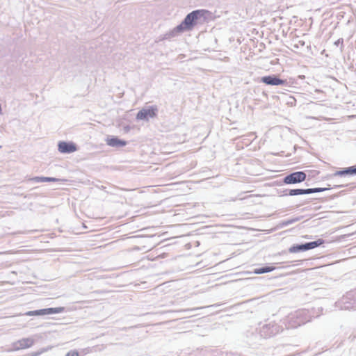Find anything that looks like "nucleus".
Segmentation results:
<instances>
[{"label": "nucleus", "mask_w": 356, "mask_h": 356, "mask_svg": "<svg viewBox=\"0 0 356 356\" xmlns=\"http://www.w3.org/2000/svg\"><path fill=\"white\" fill-rule=\"evenodd\" d=\"M209 12L207 10H196L188 14L181 23L185 30L191 31L198 23H202L206 20Z\"/></svg>", "instance_id": "obj_1"}, {"label": "nucleus", "mask_w": 356, "mask_h": 356, "mask_svg": "<svg viewBox=\"0 0 356 356\" xmlns=\"http://www.w3.org/2000/svg\"><path fill=\"white\" fill-rule=\"evenodd\" d=\"M158 108L156 106H149L142 108L136 115V119L140 120H148L149 118H155L157 115Z\"/></svg>", "instance_id": "obj_2"}, {"label": "nucleus", "mask_w": 356, "mask_h": 356, "mask_svg": "<svg viewBox=\"0 0 356 356\" xmlns=\"http://www.w3.org/2000/svg\"><path fill=\"white\" fill-rule=\"evenodd\" d=\"M323 240L318 239L315 241L306 243L305 244L293 245L289 248V252L296 253L302 251L314 249L323 243Z\"/></svg>", "instance_id": "obj_3"}, {"label": "nucleus", "mask_w": 356, "mask_h": 356, "mask_svg": "<svg viewBox=\"0 0 356 356\" xmlns=\"http://www.w3.org/2000/svg\"><path fill=\"white\" fill-rule=\"evenodd\" d=\"M306 174L304 172H295L286 176L284 179V182L286 184H297L304 181L306 179Z\"/></svg>", "instance_id": "obj_4"}, {"label": "nucleus", "mask_w": 356, "mask_h": 356, "mask_svg": "<svg viewBox=\"0 0 356 356\" xmlns=\"http://www.w3.org/2000/svg\"><path fill=\"white\" fill-rule=\"evenodd\" d=\"M64 311V307H55L38 309L35 311H29L26 313V316H42L52 314H58Z\"/></svg>", "instance_id": "obj_5"}, {"label": "nucleus", "mask_w": 356, "mask_h": 356, "mask_svg": "<svg viewBox=\"0 0 356 356\" xmlns=\"http://www.w3.org/2000/svg\"><path fill=\"white\" fill-rule=\"evenodd\" d=\"M328 188H314L308 189H291L289 191V195L293 196L298 195L311 194L314 193L323 192Z\"/></svg>", "instance_id": "obj_6"}, {"label": "nucleus", "mask_w": 356, "mask_h": 356, "mask_svg": "<svg viewBox=\"0 0 356 356\" xmlns=\"http://www.w3.org/2000/svg\"><path fill=\"white\" fill-rule=\"evenodd\" d=\"M34 343L32 338H23L13 343V350H18L31 347Z\"/></svg>", "instance_id": "obj_7"}, {"label": "nucleus", "mask_w": 356, "mask_h": 356, "mask_svg": "<svg viewBox=\"0 0 356 356\" xmlns=\"http://www.w3.org/2000/svg\"><path fill=\"white\" fill-rule=\"evenodd\" d=\"M58 151L64 154H70L76 151V147L73 143H67L64 141L59 142Z\"/></svg>", "instance_id": "obj_8"}, {"label": "nucleus", "mask_w": 356, "mask_h": 356, "mask_svg": "<svg viewBox=\"0 0 356 356\" xmlns=\"http://www.w3.org/2000/svg\"><path fill=\"white\" fill-rule=\"evenodd\" d=\"M261 81L267 85L271 86L284 85L286 83V80L280 79L276 76H263L261 77Z\"/></svg>", "instance_id": "obj_9"}, {"label": "nucleus", "mask_w": 356, "mask_h": 356, "mask_svg": "<svg viewBox=\"0 0 356 356\" xmlns=\"http://www.w3.org/2000/svg\"><path fill=\"white\" fill-rule=\"evenodd\" d=\"M184 31H186L185 30V29L184 28L182 24H180L179 25L177 26L176 27H175L174 29H172L170 31L165 33L163 35V40H168V39L175 38V37L180 35L181 33H182Z\"/></svg>", "instance_id": "obj_10"}, {"label": "nucleus", "mask_w": 356, "mask_h": 356, "mask_svg": "<svg viewBox=\"0 0 356 356\" xmlns=\"http://www.w3.org/2000/svg\"><path fill=\"white\" fill-rule=\"evenodd\" d=\"M107 145L111 147H123L127 145V142L118 138H108L106 140Z\"/></svg>", "instance_id": "obj_11"}, {"label": "nucleus", "mask_w": 356, "mask_h": 356, "mask_svg": "<svg viewBox=\"0 0 356 356\" xmlns=\"http://www.w3.org/2000/svg\"><path fill=\"white\" fill-rule=\"evenodd\" d=\"M346 175H356V167L352 166L343 170L337 171L334 176H343Z\"/></svg>", "instance_id": "obj_12"}, {"label": "nucleus", "mask_w": 356, "mask_h": 356, "mask_svg": "<svg viewBox=\"0 0 356 356\" xmlns=\"http://www.w3.org/2000/svg\"><path fill=\"white\" fill-rule=\"evenodd\" d=\"M35 182L58 181L60 179L54 177H35L31 179Z\"/></svg>", "instance_id": "obj_13"}, {"label": "nucleus", "mask_w": 356, "mask_h": 356, "mask_svg": "<svg viewBox=\"0 0 356 356\" xmlns=\"http://www.w3.org/2000/svg\"><path fill=\"white\" fill-rule=\"evenodd\" d=\"M274 269H275L274 267L266 266V267H262V268H257V269L254 270V272L256 274H263V273L271 272Z\"/></svg>", "instance_id": "obj_14"}, {"label": "nucleus", "mask_w": 356, "mask_h": 356, "mask_svg": "<svg viewBox=\"0 0 356 356\" xmlns=\"http://www.w3.org/2000/svg\"><path fill=\"white\" fill-rule=\"evenodd\" d=\"M65 356H79V353L77 351H70Z\"/></svg>", "instance_id": "obj_15"}, {"label": "nucleus", "mask_w": 356, "mask_h": 356, "mask_svg": "<svg viewBox=\"0 0 356 356\" xmlns=\"http://www.w3.org/2000/svg\"><path fill=\"white\" fill-rule=\"evenodd\" d=\"M305 321H300V322H298L297 325H291V327H296L297 326H300L301 324H305Z\"/></svg>", "instance_id": "obj_16"}, {"label": "nucleus", "mask_w": 356, "mask_h": 356, "mask_svg": "<svg viewBox=\"0 0 356 356\" xmlns=\"http://www.w3.org/2000/svg\"><path fill=\"white\" fill-rule=\"evenodd\" d=\"M290 99H291V101L288 102V104H290L292 105L293 104V102H296V99L292 97H290Z\"/></svg>", "instance_id": "obj_17"}, {"label": "nucleus", "mask_w": 356, "mask_h": 356, "mask_svg": "<svg viewBox=\"0 0 356 356\" xmlns=\"http://www.w3.org/2000/svg\"><path fill=\"white\" fill-rule=\"evenodd\" d=\"M199 308H193V309H186L185 311H193V310H196V309H198Z\"/></svg>", "instance_id": "obj_18"}, {"label": "nucleus", "mask_w": 356, "mask_h": 356, "mask_svg": "<svg viewBox=\"0 0 356 356\" xmlns=\"http://www.w3.org/2000/svg\"><path fill=\"white\" fill-rule=\"evenodd\" d=\"M295 221H296V220H290V221H289V222H287V224L291 223V222H295Z\"/></svg>", "instance_id": "obj_19"}, {"label": "nucleus", "mask_w": 356, "mask_h": 356, "mask_svg": "<svg viewBox=\"0 0 356 356\" xmlns=\"http://www.w3.org/2000/svg\"><path fill=\"white\" fill-rule=\"evenodd\" d=\"M339 40H337V42H335V44H339Z\"/></svg>", "instance_id": "obj_20"}, {"label": "nucleus", "mask_w": 356, "mask_h": 356, "mask_svg": "<svg viewBox=\"0 0 356 356\" xmlns=\"http://www.w3.org/2000/svg\"><path fill=\"white\" fill-rule=\"evenodd\" d=\"M339 40H337V42H335V44H339Z\"/></svg>", "instance_id": "obj_21"}, {"label": "nucleus", "mask_w": 356, "mask_h": 356, "mask_svg": "<svg viewBox=\"0 0 356 356\" xmlns=\"http://www.w3.org/2000/svg\"><path fill=\"white\" fill-rule=\"evenodd\" d=\"M339 40H337V42H335V44H339Z\"/></svg>", "instance_id": "obj_22"}, {"label": "nucleus", "mask_w": 356, "mask_h": 356, "mask_svg": "<svg viewBox=\"0 0 356 356\" xmlns=\"http://www.w3.org/2000/svg\"><path fill=\"white\" fill-rule=\"evenodd\" d=\"M301 44H302V45H304V44H305V42H301Z\"/></svg>", "instance_id": "obj_23"}]
</instances>
